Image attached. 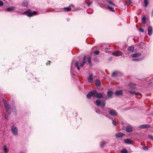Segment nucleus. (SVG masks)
<instances>
[{
    "label": "nucleus",
    "mask_w": 153,
    "mask_h": 153,
    "mask_svg": "<svg viewBox=\"0 0 153 153\" xmlns=\"http://www.w3.org/2000/svg\"><path fill=\"white\" fill-rule=\"evenodd\" d=\"M106 144V143L104 141H102L100 143L101 147H103V146Z\"/></svg>",
    "instance_id": "c85d7f7f"
},
{
    "label": "nucleus",
    "mask_w": 153,
    "mask_h": 153,
    "mask_svg": "<svg viewBox=\"0 0 153 153\" xmlns=\"http://www.w3.org/2000/svg\"><path fill=\"white\" fill-rule=\"evenodd\" d=\"M120 74V72L119 71H114L112 73L111 76H112L115 77L118 75Z\"/></svg>",
    "instance_id": "f3484780"
},
{
    "label": "nucleus",
    "mask_w": 153,
    "mask_h": 153,
    "mask_svg": "<svg viewBox=\"0 0 153 153\" xmlns=\"http://www.w3.org/2000/svg\"><path fill=\"white\" fill-rule=\"evenodd\" d=\"M108 2L110 4H111L114 6L115 5L114 4H113V2L111 1H109Z\"/></svg>",
    "instance_id": "58836bf2"
},
{
    "label": "nucleus",
    "mask_w": 153,
    "mask_h": 153,
    "mask_svg": "<svg viewBox=\"0 0 153 153\" xmlns=\"http://www.w3.org/2000/svg\"><path fill=\"white\" fill-rule=\"evenodd\" d=\"M141 55V54L140 53H135L134 54H131V56L132 57L135 58L137 57H139V56H140Z\"/></svg>",
    "instance_id": "4468645a"
},
{
    "label": "nucleus",
    "mask_w": 153,
    "mask_h": 153,
    "mask_svg": "<svg viewBox=\"0 0 153 153\" xmlns=\"http://www.w3.org/2000/svg\"><path fill=\"white\" fill-rule=\"evenodd\" d=\"M95 84L97 86H100L101 85L100 81L98 80H97L95 81Z\"/></svg>",
    "instance_id": "b1692460"
},
{
    "label": "nucleus",
    "mask_w": 153,
    "mask_h": 153,
    "mask_svg": "<svg viewBox=\"0 0 153 153\" xmlns=\"http://www.w3.org/2000/svg\"><path fill=\"white\" fill-rule=\"evenodd\" d=\"M105 105V102H101V103L100 104L101 107L102 108H104Z\"/></svg>",
    "instance_id": "72a5a7b5"
},
{
    "label": "nucleus",
    "mask_w": 153,
    "mask_h": 153,
    "mask_svg": "<svg viewBox=\"0 0 153 153\" xmlns=\"http://www.w3.org/2000/svg\"><path fill=\"white\" fill-rule=\"evenodd\" d=\"M4 102L7 114H10L11 113V109L10 105L9 104L8 102L6 100H4Z\"/></svg>",
    "instance_id": "f257e3e1"
},
{
    "label": "nucleus",
    "mask_w": 153,
    "mask_h": 153,
    "mask_svg": "<svg viewBox=\"0 0 153 153\" xmlns=\"http://www.w3.org/2000/svg\"><path fill=\"white\" fill-rule=\"evenodd\" d=\"M128 92L131 94L136 95H141V94L138 92H137L134 91H129Z\"/></svg>",
    "instance_id": "ddd939ff"
},
{
    "label": "nucleus",
    "mask_w": 153,
    "mask_h": 153,
    "mask_svg": "<svg viewBox=\"0 0 153 153\" xmlns=\"http://www.w3.org/2000/svg\"><path fill=\"white\" fill-rule=\"evenodd\" d=\"M150 127V126L149 124H144L140 125L139 127L141 128H148Z\"/></svg>",
    "instance_id": "1a4fd4ad"
},
{
    "label": "nucleus",
    "mask_w": 153,
    "mask_h": 153,
    "mask_svg": "<svg viewBox=\"0 0 153 153\" xmlns=\"http://www.w3.org/2000/svg\"><path fill=\"white\" fill-rule=\"evenodd\" d=\"M11 130L12 133L14 135H16L18 134V130L16 127L14 126H13L12 127Z\"/></svg>",
    "instance_id": "20e7f679"
},
{
    "label": "nucleus",
    "mask_w": 153,
    "mask_h": 153,
    "mask_svg": "<svg viewBox=\"0 0 153 153\" xmlns=\"http://www.w3.org/2000/svg\"><path fill=\"white\" fill-rule=\"evenodd\" d=\"M79 64H78V61H77L75 63V66L77 68V69L79 70H80V68L79 67V65H78Z\"/></svg>",
    "instance_id": "a878e982"
},
{
    "label": "nucleus",
    "mask_w": 153,
    "mask_h": 153,
    "mask_svg": "<svg viewBox=\"0 0 153 153\" xmlns=\"http://www.w3.org/2000/svg\"><path fill=\"white\" fill-rule=\"evenodd\" d=\"M96 111L97 113H99V114L100 113V111L99 110H96Z\"/></svg>",
    "instance_id": "49530a36"
},
{
    "label": "nucleus",
    "mask_w": 153,
    "mask_h": 153,
    "mask_svg": "<svg viewBox=\"0 0 153 153\" xmlns=\"http://www.w3.org/2000/svg\"><path fill=\"white\" fill-rule=\"evenodd\" d=\"M126 4H128V3H127V2H126Z\"/></svg>",
    "instance_id": "8fccbe9b"
},
{
    "label": "nucleus",
    "mask_w": 153,
    "mask_h": 153,
    "mask_svg": "<svg viewBox=\"0 0 153 153\" xmlns=\"http://www.w3.org/2000/svg\"><path fill=\"white\" fill-rule=\"evenodd\" d=\"M128 86L131 89H133L136 88V84L133 83H129Z\"/></svg>",
    "instance_id": "9b49d317"
},
{
    "label": "nucleus",
    "mask_w": 153,
    "mask_h": 153,
    "mask_svg": "<svg viewBox=\"0 0 153 153\" xmlns=\"http://www.w3.org/2000/svg\"><path fill=\"white\" fill-rule=\"evenodd\" d=\"M131 2H130L129 3V4H131Z\"/></svg>",
    "instance_id": "09e8293b"
},
{
    "label": "nucleus",
    "mask_w": 153,
    "mask_h": 153,
    "mask_svg": "<svg viewBox=\"0 0 153 153\" xmlns=\"http://www.w3.org/2000/svg\"><path fill=\"white\" fill-rule=\"evenodd\" d=\"M128 50L129 52H133L134 50V47L133 46H129L128 48Z\"/></svg>",
    "instance_id": "412c9836"
},
{
    "label": "nucleus",
    "mask_w": 153,
    "mask_h": 153,
    "mask_svg": "<svg viewBox=\"0 0 153 153\" xmlns=\"http://www.w3.org/2000/svg\"><path fill=\"white\" fill-rule=\"evenodd\" d=\"M93 96L94 97V92L93 91L89 92L87 95V97L88 99H90L91 96Z\"/></svg>",
    "instance_id": "9d476101"
},
{
    "label": "nucleus",
    "mask_w": 153,
    "mask_h": 153,
    "mask_svg": "<svg viewBox=\"0 0 153 153\" xmlns=\"http://www.w3.org/2000/svg\"><path fill=\"white\" fill-rule=\"evenodd\" d=\"M113 92L111 91H109L108 92L107 94V97L108 98H111V96L113 94Z\"/></svg>",
    "instance_id": "dca6fc26"
},
{
    "label": "nucleus",
    "mask_w": 153,
    "mask_h": 153,
    "mask_svg": "<svg viewBox=\"0 0 153 153\" xmlns=\"http://www.w3.org/2000/svg\"><path fill=\"white\" fill-rule=\"evenodd\" d=\"M142 23L144 24L146 22V18L145 17H143L142 18Z\"/></svg>",
    "instance_id": "c756f323"
},
{
    "label": "nucleus",
    "mask_w": 153,
    "mask_h": 153,
    "mask_svg": "<svg viewBox=\"0 0 153 153\" xmlns=\"http://www.w3.org/2000/svg\"><path fill=\"white\" fill-rule=\"evenodd\" d=\"M123 94V91L122 90L116 91L115 93V94L117 96L122 95Z\"/></svg>",
    "instance_id": "a211bd4d"
},
{
    "label": "nucleus",
    "mask_w": 153,
    "mask_h": 153,
    "mask_svg": "<svg viewBox=\"0 0 153 153\" xmlns=\"http://www.w3.org/2000/svg\"><path fill=\"white\" fill-rule=\"evenodd\" d=\"M144 6L145 7H147L148 4V2L147 0H144Z\"/></svg>",
    "instance_id": "bb28decb"
},
{
    "label": "nucleus",
    "mask_w": 153,
    "mask_h": 153,
    "mask_svg": "<svg viewBox=\"0 0 153 153\" xmlns=\"http://www.w3.org/2000/svg\"><path fill=\"white\" fill-rule=\"evenodd\" d=\"M37 13L36 11L30 12V10H29L24 12V13L26 14L28 16H31L37 14Z\"/></svg>",
    "instance_id": "7ed1b4c3"
},
{
    "label": "nucleus",
    "mask_w": 153,
    "mask_h": 153,
    "mask_svg": "<svg viewBox=\"0 0 153 153\" xmlns=\"http://www.w3.org/2000/svg\"><path fill=\"white\" fill-rule=\"evenodd\" d=\"M148 35H152V27L151 26H149L148 28Z\"/></svg>",
    "instance_id": "f8f14e48"
},
{
    "label": "nucleus",
    "mask_w": 153,
    "mask_h": 153,
    "mask_svg": "<svg viewBox=\"0 0 153 153\" xmlns=\"http://www.w3.org/2000/svg\"><path fill=\"white\" fill-rule=\"evenodd\" d=\"M23 153V152H21V153Z\"/></svg>",
    "instance_id": "3c124183"
},
{
    "label": "nucleus",
    "mask_w": 153,
    "mask_h": 153,
    "mask_svg": "<svg viewBox=\"0 0 153 153\" xmlns=\"http://www.w3.org/2000/svg\"><path fill=\"white\" fill-rule=\"evenodd\" d=\"M133 127L132 126L130 125L127 126L126 128V130L128 132H131L133 131Z\"/></svg>",
    "instance_id": "39448f33"
},
{
    "label": "nucleus",
    "mask_w": 153,
    "mask_h": 153,
    "mask_svg": "<svg viewBox=\"0 0 153 153\" xmlns=\"http://www.w3.org/2000/svg\"><path fill=\"white\" fill-rule=\"evenodd\" d=\"M5 119H6L7 120V117H5Z\"/></svg>",
    "instance_id": "de8ad7c7"
},
{
    "label": "nucleus",
    "mask_w": 153,
    "mask_h": 153,
    "mask_svg": "<svg viewBox=\"0 0 153 153\" xmlns=\"http://www.w3.org/2000/svg\"><path fill=\"white\" fill-rule=\"evenodd\" d=\"M101 102H102L101 100H97L95 102V104L99 106L100 105Z\"/></svg>",
    "instance_id": "6ab92c4d"
},
{
    "label": "nucleus",
    "mask_w": 153,
    "mask_h": 153,
    "mask_svg": "<svg viewBox=\"0 0 153 153\" xmlns=\"http://www.w3.org/2000/svg\"><path fill=\"white\" fill-rule=\"evenodd\" d=\"M109 114L113 116H115L117 115V113L116 111L111 109L110 110L109 112Z\"/></svg>",
    "instance_id": "0eeeda50"
},
{
    "label": "nucleus",
    "mask_w": 153,
    "mask_h": 153,
    "mask_svg": "<svg viewBox=\"0 0 153 153\" xmlns=\"http://www.w3.org/2000/svg\"><path fill=\"white\" fill-rule=\"evenodd\" d=\"M143 149L145 150H148V149L147 146H144L143 147Z\"/></svg>",
    "instance_id": "c03bdc74"
},
{
    "label": "nucleus",
    "mask_w": 153,
    "mask_h": 153,
    "mask_svg": "<svg viewBox=\"0 0 153 153\" xmlns=\"http://www.w3.org/2000/svg\"><path fill=\"white\" fill-rule=\"evenodd\" d=\"M4 152L5 153H7L8 152V149L6 146H4Z\"/></svg>",
    "instance_id": "2f4dec72"
},
{
    "label": "nucleus",
    "mask_w": 153,
    "mask_h": 153,
    "mask_svg": "<svg viewBox=\"0 0 153 153\" xmlns=\"http://www.w3.org/2000/svg\"><path fill=\"white\" fill-rule=\"evenodd\" d=\"M121 153H127L128 151L125 149H123L121 150Z\"/></svg>",
    "instance_id": "cd10ccee"
},
{
    "label": "nucleus",
    "mask_w": 153,
    "mask_h": 153,
    "mask_svg": "<svg viewBox=\"0 0 153 153\" xmlns=\"http://www.w3.org/2000/svg\"><path fill=\"white\" fill-rule=\"evenodd\" d=\"M3 5V2L2 1H0V6H2Z\"/></svg>",
    "instance_id": "79ce46f5"
},
{
    "label": "nucleus",
    "mask_w": 153,
    "mask_h": 153,
    "mask_svg": "<svg viewBox=\"0 0 153 153\" xmlns=\"http://www.w3.org/2000/svg\"><path fill=\"white\" fill-rule=\"evenodd\" d=\"M139 30L140 31H141V32H144V30L142 28H139Z\"/></svg>",
    "instance_id": "37998d69"
},
{
    "label": "nucleus",
    "mask_w": 153,
    "mask_h": 153,
    "mask_svg": "<svg viewBox=\"0 0 153 153\" xmlns=\"http://www.w3.org/2000/svg\"><path fill=\"white\" fill-rule=\"evenodd\" d=\"M108 8L112 12H114V9L111 7H108Z\"/></svg>",
    "instance_id": "e433bc0d"
},
{
    "label": "nucleus",
    "mask_w": 153,
    "mask_h": 153,
    "mask_svg": "<svg viewBox=\"0 0 153 153\" xmlns=\"http://www.w3.org/2000/svg\"><path fill=\"white\" fill-rule=\"evenodd\" d=\"M85 64L83 62H82V63L81 64L80 66L81 67H82Z\"/></svg>",
    "instance_id": "a18cd8bd"
},
{
    "label": "nucleus",
    "mask_w": 153,
    "mask_h": 153,
    "mask_svg": "<svg viewBox=\"0 0 153 153\" xmlns=\"http://www.w3.org/2000/svg\"><path fill=\"white\" fill-rule=\"evenodd\" d=\"M87 59L88 62L89 64V65H92V64L91 61V58L90 57H87Z\"/></svg>",
    "instance_id": "5701e85b"
},
{
    "label": "nucleus",
    "mask_w": 153,
    "mask_h": 153,
    "mask_svg": "<svg viewBox=\"0 0 153 153\" xmlns=\"http://www.w3.org/2000/svg\"><path fill=\"white\" fill-rule=\"evenodd\" d=\"M73 7V5H70L68 7L64 8V9L65 10H66L68 11H70L71 10H72V7Z\"/></svg>",
    "instance_id": "aec40b11"
},
{
    "label": "nucleus",
    "mask_w": 153,
    "mask_h": 153,
    "mask_svg": "<svg viewBox=\"0 0 153 153\" xmlns=\"http://www.w3.org/2000/svg\"><path fill=\"white\" fill-rule=\"evenodd\" d=\"M86 56H85L83 58L82 62L85 64L86 63Z\"/></svg>",
    "instance_id": "f704fd0d"
},
{
    "label": "nucleus",
    "mask_w": 153,
    "mask_h": 153,
    "mask_svg": "<svg viewBox=\"0 0 153 153\" xmlns=\"http://www.w3.org/2000/svg\"><path fill=\"white\" fill-rule=\"evenodd\" d=\"M93 74H90L88 77V82L90 83H91L93 81Z\"/></svg>",
    "instance_id": "6e6552de"
},
{
    "label": "nucleus",
    "mask_w": 153,
    "mask_h": 153,
    "mask_svg": "<svg viewBox=\"0 0 153 153\" xmlns=\"http://www.w3.org/2000/svg\"><path fill=\"white\" fill-rule=\"evenodd\" d=\"M132 60L134 61H139L141 60V59H133Z\"/></svg>",
    "instance_id": "473e14b6"
},
{
    "label": "nucleus",
    "mask_w": 153,
    "mask_h": 153,
    "mask_svg": "<svg viewBox=\"0 0 153 153\" xmlns=\"http://www.w3.org/2000/svg\"><path fill=\"white\" fill-rule=\"evenodd\" d=\"M112 123L114 125L116 126V122L115 120H113L112 121Z\"/></svg>",
    "instance_id": "ea45409f"
},
{
    "label": "nucleus",
    "mask_w": 153,
    "mask_h": 153,
    "mask_svg": "<svg viewBox=\"0 0 153 153\" xmlns=\"http://www.w3.org/2000/svg\"><path fill=\"white\" fill-rule=\"evenodd\" d=\"M148 137L149 138L153 141V137L151 135H148Z\"/></svg>",
    "instance_id": "c9c22d12"
},
{
    "label": "nucleus",
    "mask_w": 153,
    "mask_h": 153,
    "mask_svg": "<svg viewBox=\"0 0 153 153\" xmlns=\"http://www.w3.org/2000/svg\"><path fill=\"white\" fill-rule=\"evenodd\" d=\"M125 143L127 144H131V140L129 139H126L124 140Z\"/></svg>",
    "instance_id": "4be33fe9"
},
{
    "label": "nucleus",
    "mask_w": 153,
    "mask_h": 153,
    "mask_svg": "<svg viewBox=\"0 0 153 153\" xmlns=\"http://www.w3.org/2000/svg\"><path fill=\"white\" fill-rule=\"evenodd\" d=\"M94 97H96L97 98H101L103 97V95L101 93H98L97 91L95 90L93 91Z\"/></svg>",
    "instance_id": "f03ea898"
},
{
    "label": "nucleus",
    "mask_w": 153,
    "mask_h": 153,
    "mask_svg": "<svg viewBox=\"0 0 153 153\" xmlns=\"http://www.w3.org/2000/svg\"><path fill=\"white\" fill-rule=\"evenodd\" d=\"M28 4V2L27 1H25L23 2L22 3L23 5L24 6H27Z\"/></svg>",
    "instance_id": "7c9ffc66"
},
{
    "label": "nucleus",
    "mask_w": 153,
    "mask_h": 153,
    "mask_svg": "<svg viewBox=\"0 0 153 153\" xmlns=\"http://www.w3.org/2000/svg\"><path fill=\"white\" fill-rule=\"evenodd\" d=\"M92 3V1H90V2H88L87 3V4H88V7H89L90 5Z\"/></svg>",
    "instance_id": "a19ab883"
},
{
    "label": "nucleus",
    "mask_w": 153,
    "mask_h": 153,
    "mask_svg": "<svg viewBox=\"0 0 153 153\" xmlns=\"http://www.w3.org/2000/svg\"><path fill=\"white\" fill-rule=\"evenodd\" d=\"M14 7H8L7 9L6 10L7 11H12L14 10Z\"/></svg>",
    "instance_id": "393cba45"
},
{
    "label": "nucleus",
    "mask_w": 153,
    "mask_h": 153,
    "mask_svg": "<svg viewBox=\"0 0 153 153\" xmlns=\"http://www.w3.org/2000/svg\"><path fill=\"white\" fill-rule=\"evenodd\" d=\"M113 55L116 56H122L123 55L122 53L120 51H114L112 53Z\"/></svg>",
    "instance_id": "423d86ee"
},
{
    "label": "nucleus",
    "mask_w": 153,
    "mask_h": 153,
    "mask_svg": "<svg viewBox=\"0 0 153 153\" xmlns=\"http://www.w3.org/2000/svg\"><path fill=\"white\" fill-rule=\"evenodd\" d=\"M124 134L122 133H121V132H119L118 133H117L116 134V136L117 137H121L124 136Z\"/></svg>",
    "instance_id": "2eb2a0df"
},
{
    "label": "nucleus",
    "mask_w": 153,
    "mask_h": 153,
    "mask_svg": "<svg viewBox=\"0 0 153 153\" xmlns=\"http://www.w3.org/2000/svg\"><path fill=\"white\" fill-rule=\"evenodd\" d=\"M94 53L96 55H99L100 54V52L98 51H95L94 52Z\"/></svg>",
    "instance_id": "4c0bfd02"
}]
</instances>
